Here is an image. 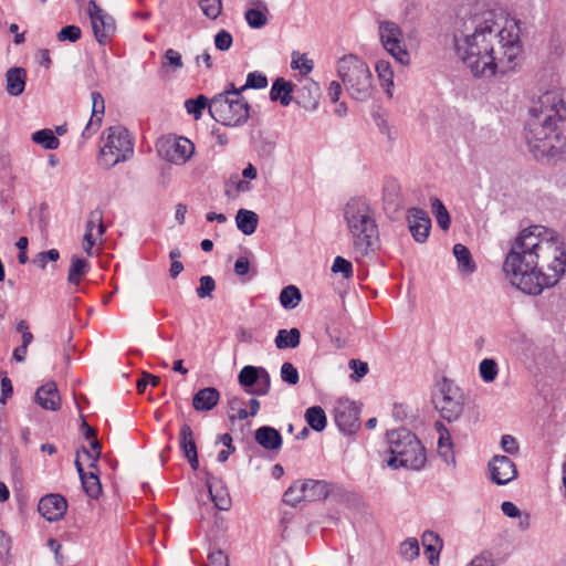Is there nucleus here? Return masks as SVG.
Wrapping results in <instances>:
<instances>
[{
  "mask_svg": "<svg viewBox=\"0 0 566 566\" xmlns=\"http://www.w3.org/2000/svg\"><path fill=\"white\" fill-rule=\"evenodd\" d=\"M420 547L416 538H408L400 544L399 554L408 562L416 559L419 556Z\"/></svg>",
  "mask_w": 566,
  "mask_h": 566,
  "instance_id": "nucleus-42",
  "label": "nucleus"
},
{
  "mask_svg": "<svg viewBox=\"0 0 566 566\" xmlns=\"http://www.w3.org/2000/svg\"><path fill=\"white\" fill-rule=\"evenodd\" d=\"M200 9L202 13L209 19H217L222 10L221 0H201Z\"/></svg>",
  "mask_w": 566,
  "mask_h": 566,
  "instance_id": "nucleus-46",
  "label": "nucleus"
},
{
  "mask_svg": "<svg viewBox=\"0 0 566 566\" xmlns=\"http://www.w3.org/2000/svg\"><path fill=\"white\" fill-rule=\"evenodd\" d=\"M349 367L354 370L356 375L355 379L359 380L368 373V365L365 361H360L358 359H350Z\"/></svg>",
  "mask_w": 566,
  "mask_h": 566,
  "instance_id": "nucleus-57",
  "label": "nucleus"
},
{
  "mask_svg": "<svg viewBox=\"0 0 566 566\" xmlns=\"http://www.w3.org/2000/svg\"><path fill=\"white\" fill-rule=\"evenodd\" d=\"M292 67L300 70L302 74H308L313 70V62L305 55L293 57Z\"/></svg>",
  "mask_w": 566,
  "mask_h": 566,
  "instance_id": "nucleus-55",
  "label": "nucleus"
},
{
  "mask_svg": "<svg viewBox=\"0 0 566 566\" xmlns=\"http://www.w3.org/2000/svg\"><path fill=\"white\" fill-rule=\"evenodd\" d=\"M454 46L471 74L483 80L515 70L523 52L518 23L493 11L465 20L454 34Z\"/></svg>",
  "mask_w": 566,
  "mask_h": 566,
  "instance_id": "nucleus-1",
  "label": "nucleus"
},
{
  "mask_svg": "<svg viewBox=\"0 0 566 566\" xmlns=\"http://www.w3.org/2000/svg\"><path fill=\"white\" fill-rule=\"evenodd\" d=\"M268 86V78L261 72H251L248 74L245 84L240 88L242 92L247 88H264Z\"/></svg>",
  "mask_w": 566,
  "mask_h": 566,
  "instance_id": "nucleus-48",
  "label": "nucleus"
},
{
  "mask_svg": "<svg viewBox=\"0 0 566 566\" xmlns=\"http://www.w3.org/2000/svg\"><path fill=\"white\" fill-rule=\"evenodd\" d=\"M32 140L42 145L45 149H56L60 140L54 136L51 129H41L32 135Z\"/></svg>",
  "mask_w": 566,
  "mask_h": 566,
  "instance_id": "nucleus-38",
  "label": "nucleus"
},
{
  "mask_svg": "<svg viewBox=\"0 0 566 566\" xmlns=\"http://www.w3.org/2000/svg\"><path fill=\"white\" fill-rule=\"evenodd\" d=\"M409 230L413 239L424 242L431 229V220L428 213L419 208H411L408 211Z\"/></svg>",
  "mask_w": 566,
  "mask_h": 566,
  "instance_id": "nucleus-16",
  "label": "nucleus"
},
{
  "mask_svg": "<svg viewBox=\"0 0 566 566\" xmlns=\"http://www.w3.org/2000/svg\"><path fill=\"white\" fill-rule=\"evenodd\" d=\"M27 72L22 67H12L6 74V90L11 96H19L25 87Z\"/></svg>",
  "mask_w": 566,
  "mask_h": 566,
  "instance_id": "nucleus-23",
  "label": "nucleus"
},
{
  "mask_svg": "<svg viewBox=\"0 0 566 566\" xmlns=\"http://www.w3.org/2000/svg\"><path fill=\"white\" fill-rule=\"evenodd\" d=\"M501 444H502V448L504 449V451H506L507 453H511V454L517 452V450H518V446H517L515 438L510 434H505L502 437Z\"/></svg>",
  "mask_w": 566,
  "mask_h": 566,
  "instance_id": "nucleus-61",
  "label": "nucleus"
},
{
  "mask_svg": "<svg viewBox=\"0 0 566 566\" xmlns=\"http://www.w3.org/2000/svg\"><path fill=\"white\" fill-rule=\"evenodd\" d=\"M255 441L266 450H277L282 446L280 432L269 426H263L255 431Z\"/></svg>",
  "mask_w": 566,
  "mask_h": 566,
  "instance_id": "nucleus-25",
  "label": "nucleus"
},
{
  "mask_svg": "<svg viewBox=\"0 0 566 566\" xmlns=\"http://www.w3.org/2000/svg\"><path fill=\"white\" fill-rule=\"evenodd\" d=\"M303 482V492L305 501L314 502L325 500L329 492V485L321 480H305Z\"/></svg>",
  "mask_w": 566,
  "mask_h": 566,
  "instance_id": "nucleus-24",
  "label": "nucleus"
},
{
  "mask_svg": "<svg viewBox=\"0 0 566 566\" xmlns=\"http://www.w3.org/2000/svg\"><path fill=\"white\" fill-rule=\"evenodd\" d=\"M293 92V84L291 82L285 81L284 78H277L271 88L270 97L272 101H280L283 106L290 105L292 97L291 93Z\"/></svg>",
  "mask_w": 566,
  "mask_h": 566,
  "instance_id": "nucleus-27",
  "label": "nucleus"
},
{
  "mask_svg": "<svg viewBox=\"0 0 566 566\" xmlns=\"http://www.w3.org/2000/svg\"><path fill=\"white\" fill-rule=\"evenodd\" d=\"M235 222H237L238 229L242 233H244L247 235H251L256 230L259 217L255 212H253L251 210L240 209L237 212Z\"/></svg>",
  "mask_w": 566,
  "mask_h": 566,
  "instance_id": "nucleus-26",
  "label": "nucleus"
},
{
  "mask_svg": "<svg viewBox=\"0 0 566 566\" xmlns=\"http://www.w3.org/2000/svg\"><path fill=\"white\" fill-rule=\"evenodd\" d=\"M343 217L355 251L367 255L378 242V227L370 205L365 198H350L344 206Z\"/></svg>",
  "mask_w": 566,
  "mask_h": 566,
  "instance_id": "nucleus-4",
  "label": "nucleus"
},
{
  "mask_svg": "<svg viewBox=\"0 0 566 566\" xmlns=\"http://www.w3.org/2000/svg\"><path fill=\"white\" fill-rule=\"evenodd\" d=\"M159 155L175 165L186 164L195 153V145L186 137H166L157 144Z\"/></svg>",
  "mask_w": 566,
  "mask_h": 566,
  "instance_id": "nucleus-11",
  "label": "nucleus"
},
{
  "mask_svg": "<svg viewBox=\"0 0 566 566\" xmlns=\"http://www.w3.org/2000/svg\"><path fill=\"white\" fill-rule=\"evenodd\" d=\"M335 422L345 433H354L359 428V409L355 402L340 399L335 407Z\"/></svg>",
  "mask_w": 566,
  "mask_h": 566,
  "instance_id": "nucleus-13",
  "label": "nucleus"
},
{
  "mask_svg": "<svg viewBox=\"0 0 566 566\" xmlns=\"http://www.w3.org/2000/svg\"><path fill=\"white\" fill-rule=\"evenodd\" d=\"M491 480L500 485L506 484L517 475L515 463L506 455H494L489 463Z\"/></svg>",
  "mask_w": 566,
  "mask_h": 566,
  "instance_id": "nucleus-14",
  "label": "nucleus"
},
{
  "mask_svg": "<svg viewBox=\"0 0 566 566\" xmlns=\"http://www.w3.org/2000/svg\"><path fill=\"white\" fill-rule=\"evenodd\" d=\"M250 262L245 256H240L237 259L234 264V272L239 275H245L249 272Z\"/></svg>",
  "mask_w": 566,
  "mask_h": 566,
  "instance_id": "nucleus-64",
  "label": "nucleus"
},
{
  "mask_svg": "<svg viewBox=\"0 0 566 566\" xmlns=\"http://www.w3.org/2000/svg\"><path fill=\"white\" fill-rule=\"evenodd\" d=\"M453 254L457 259L458 268L461 273L471 274L475 271V263L473 262L471 253L465 245L457 243L453 247Z\"/></svg>",
  "mask_w": 566,
  "mask_h": 566,
  "instance_id": "nucleus-29",
  "label": "nucleus"
},
{
  "mask_svg": "<svg viewBox=\"0 0 566 566\" xmlns=\"http://www.w3.org/2000/svg\"><path fill=\"white\" fill-rule=\"evenodd\" d=\"M133 155L134 139L125 127L116 125L104 130L98 156L99 166L109 169L128 160Z\"/></svg>",
  "mask_w": 566,
  "mask_h": 566,
  "instance_id": "nucleus-8",
  "label": "nucleus"
},
{
  "mask_svg": "<svg viewBox=\"0 0 566 566\" xmlns=\"http://www.w3.org/2000/svg\"><path fill=\"white\" fill-rule=\"evenodd\" d=\"M207 566H229L228 557L222 551H214L208 555Z\"/></svg>",
  "mask_w": 566,
  "mask_h": 566,
  "instance_id": "nucleus-56",
  "label": "nucleus"
},
{
  "mask_svg": "<svg viewBox=\"0 0 566 566\" xmlns=\"http://www.w3.org/2000/svg\"><path fill=\"white\" fill-rule=\"evenodd\" d=\"M88 441H90V450L86 448H83L82 454L90 462L88 467L92 469L93 468L95 469L97 465V461L101 457L102 446L98 442L97 438H93V440H88Z\"/></svg>",
  "mask_w": 566,
  "mask_h": 566,
  "instance_id": "nucleus-43",
  "label": "nucleus"
},
{
  "mask_svg": "<svg viewBox=\"0 0 566 566\" xmlns=\"http://www.w3.org/2000/svg\"><path fill=\"white\" fill-rule=\"evenodd\" d=\"M342 85L343 84L338 83L337 81L331 82L328 90H327V95H328L331 102H333V103L338 102L339 96L342 94Z\"/></svg>",
  "mask_w": 566,
  "mask_h": 566,
  "instance_id": "nucleus-63",
  "label": "nucleus"
},
{
  "mask_svg": "<svg viewBox=\"0 0 566 566\" xmlns=\"http://www.w3.org/2000/svg\"><path fill=\"white\" fill-rule=\"evenodd\" d=\"M281 378L289 385H296L300 380L297 369L291 363H284L281 367Z\"/></svg>",
  "mask_w": 566,
  "mask_h": 566,
  "instance_id": "nucleus-49",
  "label": "nucleus"
},
{
  "mask_svg": "<svg viewBox=\"0 0 566 566\" xmlns=\"http://www.w3.org/2000/svg\"><path fill=\"white\" fill-rule=\"evenodd\" d=\"M432 210L436 214L437 223L443 230H448L450 227V216L443 203L439 199H434L432 202Z\"/></svg>",
  "mask_w": 566,
  "mask_h": 566,
  "instance_id": "nucleus-45",
  "label": "nucleus"
},
{
  "mask_svg": "<svg viewBox=\"0 0 566 566\" xmlns=\"http://www.w3.org/2000/svg\"><path fill=\"white\" fill-rule=\"evenodd\" d=\"M179 444L188 459L190 467L197 470L199 467L197 446L193 438V432L189 424H184L179 433Z\"/></svg>",
  "mask_w": 566,
  "mask_h": 566,
  "instance_id": "nucleus-20",
  "label": "nucleus"
},
{
  "mask_svg": "<svg viewBox=\"0 0 566 566\" xmlns=\"http://www.w3.org/2000/svg\"><path fill=\"white\" fill-rule=\"evenodd\" d=\"M165 61L163 62V66H172L174 69L182 67L181 55L175 51L174 49H168L164 55Z\"/></svg>",
  "mask_w": 566,
  "mask_h": 566,
  "instance_id": "nucleus-54",
  "label": "nucleus"
},
{
  "mask_svg": "<svg viewBox=\"0 0 566 566\" xmlns=\"http://www.w3.org/2000/svg\"><path fill=\"white\" fill-rule=\"evenodd\" d=\"M249 417L248 410L244 407V401L241 398L233 397L229 400L228 418L230 422L235 420H244Z\"/></svg>",
  "mask_w": 566,
  "mask_h": 566,
  "instance_id": "nucleus-37",
  "label": "nucleus"
},
{
  "mask_svg": "<svg viewBox=\"0 0 566 566\" xmlns=\"http://www.w3.org/2000/svg\"><path fill=\"white\" fill-rule=\"evenodd\" d=\"M479 373L484 382H492L499 374V367L494 359L485 358L479 365Z\"/></svg>",
  "mask_w": 566,
  "mask_h": 566,
  "instance_id": "nucleus-41",
  "label": "nucleus"
},
{
  "mask_svg": "<svg viewBox=\"0 0 566 566\" xmlns=\"http://www.w3.org/2000/svg\"><path fill=\"white\" fill-rule=\"evenodd\" d=\"M81 29L76 25H66L57 33L59 41L75 42L81 38Z\"/></svg>",
  "mask_w": 566,
  "mask_h": 566,
  "instance_id": "nucleus-51",
  "label": "nucleus"
},
{
  "mask_svg": "<svg viewBox=\"0 0 566 566\" xmlns=\"http://www.w3.org/2000/svg\"><path fill=\"white\" fill-rule=\"evenodd\" d=\"M88 270L90 263L85 259L73 255L67 275L69 283L78 286Z\"/></svg>",
  "mask_w": 566,
  "mask_h": 566,
  "instance_id": "nucleus-28",
  "label": "nucleus"
},
{
  "mask_svg": "<svg viewBox=\"0 0 566 566\" xmlns=\"http://www.w3.org/2000/svg\"><path fill=\"white\" fill-rule=\"evenodd\" d=\"M88 14L92 29L98 43L106 44L115 33L116 24L113 17L107 14L94 1L88 3Z\"/></svg>",
  "mask_w": 566,
  "mask_h": 566,
  "instance_id": "nucleus-12",
  "label": "nucleus"
},
{
  "mask_svg": "<svg viewBox=\"0 0 566 566\" xmlns=\"http://www.w3.org/2000/svg\"><path fill=\"white\" fill-rule=\"evenodd\" d=\"M81 457L82 455L80 453H77V457L75 460V467L80 474V478L82 481V486H83L85 493L90 497L96 499L102 492L99 479L95 472H88V473L84 472L83 465L81 462Z\"/></svg>",
  "mask_w": 566,
  "mask_h": 566,
  "instance_id": "nucleus-22",
  "label": "nucleus"
},
{
  "mask_svg": "<svg viewBox=\"0 0 566 566\" xmlns=\"http://www.w3.org/2000/svg\"><path fill=\"white\" fill-rule=\"evenodd\" d=\"M307 424L315 431L321 432L326 428L327 418L319 406L310 407L304 415Z\"/></svg>",
  "mask_w": 566,
  "mask_h": 566,
  "instance_id": "nucleus-33",
  "label": "nucleus"
},
{
  "mask_svg": "<svg viewBox=\"0 0 566 566\" xmlns=\"http://www.w3.org/2000/svg\"><path fill=\"white\" fill-rule=\"evenodd\" d=\"M13 387L11 380L8 377L2 378L0 402L4 405L7 402V399L11 397Z\"/></svg>",
  "mask_w": 566,
  "mask_h": 566,
  "instance_id": "nucleus-62",
  "label": "nucleus"
},
{
  "mask_svg": "<svg viewBox=\"0 0 566 566\" xmlns=\"http://www.w3.org/2000/svg\"><path fill=\"white\" fill-rule=\"evenodd\" d=\"M302 300L300 290L294 285L285 286L280 293V303L284 308H295Z\"/></svg>",
  "mask_w": 566,
  "mask_h": 566,
  "instance_id": "nucleus-35",
  "label": "nucleus"
},
{
  "mask_svg": "<svg viewBox=\"0 0 566 566\" xmlns=\"http://www.w3.org/2000/svg\"><path fill=\"white\" fill-rule=\"evenodd\" d=\"M423 547H430L436 545H443L442 539L432 531H426L421 537Z\"/></svg>",
  "mask_w": 566,
  "mask_h": 566,
  "instance_id": "nucleus-59",
  "label": "nucleus"
},
{
  "mask_svg": "<svg viewBox=\"0 0 566 566\" xmlns=\"http://www.w3.org/2000/svg\"><path fill=\"white\" fill-rule=\"evenodd\" d=\"M258 8L249 9L245 12V20L253 29H261L268 23V8L263 1L256 2Z\"/></svg>",
  "mask_w": 566,
  "mask_h": 566,
  "instance_id": "nucleus-32",
  "label": "nucleus"
},
{
  "mask_svg": "<svg viewBox=\"0 0 566 566\" xmlns=\"http://www.w3.org/2000/svg\"><path fill=\"white\" fill-rule=\"evenodd\" d=\"M232 35L226 30H220L214 36V45L220 51L229 50L232 45Z\"/></svg>",
  "mask_w": 566,
  "mask_h": 566,
  "instance_id": "nucleus-53",
  "label": "nucleus"
},
{
  "mask_svg": "<svg viewBox=\"0 0 566 566\" xmlns=\"http://www.w3.org/2000/svg\"><path fill=\"white\" fill-rule=\"evenodd\" d=\"M274 342L279 349L295 348L300 345L301 333L295 327L291 329H280Z\"/></svg>",
  "mask_w": 566,
  "mask_h": 566,
  "instance_id": "nucleus-31",
  "label": "nucleus"
},
{
  "mask_svg": "<svg viewBox=\"0 0 566 566\" xmlns=\"http://www.w3.org/2000/svg\"><path fill=\"white\" fill-rule=\"evenodd\" d=\"M376 72L380 82V85L386 90L389 97L392 96L391 88L394 87V71L390 62L386 60H379L376 63Z\"/></svg>",
  "mask_w": 566,
  "mask_h": 566,
  "instance_id": "nucleus-30",
  "label": "nucleus"
},
{
  "mask_svg": "<svg viewBox=\"0 0 566 566\" xmlns=\"http://www.w3.org/2000/svg\"><path fill=\"white\" fill-rule=\"evenodd\" d=\"M105 232V227L98 229H86L84 234L83 249L87 254H91V250L96 244L97 240L102 238Z\"/></svg>",
  "mask_w": 566,
  "mask_h": 566,
  "instance_id": "nucleus-47",
  "label": "nucleus"
},
{
  "mask_svg": "<svg viewBox=\"0 0 566 566\" xmlns=\"http://www.w3.org/2000/svg\"><path fill=\"white\" fill-rule=\"evenodd\" d=\"M209 107L208 99L203 95H199L197 98L187 99L185 107L189 114H192L196 119L201 117L202 111Z\"/></svg>",
  "mask_w": 566,
  "mask_h": 566,
  "instance_id": "nucleus-44",
  "label": "nucleus"
},
{
  "mask_svg": "<svg viewBox=\"0 0 566 566\" xmlns=\"http://www.w3.org/2000/svg\"><path fill=\"white\" fill-rule=\"evenodd\" d=\"M545 232L542 226L521 231L504 261V272L523 293L537 295L565 273L566 251L557 240L544 238Z\"/></svg>",
  "mask_w": 566,
  "mask_h": 566,
  "instance_id": "nucleus-2",
  "label": "nucleus"
},
{
  "mask_svg": "<svg viewBox=\"0 0 566 566\" xmlns=\"http://www.w3.org/2000/svg\"><path fill=\"white\" fill-rule=\"evenodd\" d=\"M34 398L43 409L55 411L61 407V397L54 381H49L38 388Z\"/></svg>",
  "mask_w": 566,
  "mask_h": 566,
  "instance_id": "nucleus-18",
  "label": "nucleus"
},
{
  "mask_svg": "<svg viewBox=\"0 0 566 566\" xmlns=\"http://www.w3.org/2000/svg\"><path fill=\"white\" fill-rule=\"evenodd\" d=\"M436 409L447 421H455L464 409V398L460 389L451 382L443 381L432 397Z\"/></svg>",
  "mask_w": 566,
  "mask_h": 566,
  "instance_id": "nucleus-9",
  "label": "nucleus"
},
{
  "mask_svg": "<svg viewBox=\"0 0 566 566\" xmlns=\"http://www.w3.org/2000/svg\"><path fill=\"white\" fill-rule=\"evenodd\" d=\"M436 428L439 432L438 452L446 461H449V459H453L450 432L441 422H437Z\"/></svg>",
  "mask_w": 566,
  "mask_h": 566,
  "instance_id": "nucleus-34",
  "label": "nucleus"
},
{
  "mask_svg": "<svg viewBox=\"0 0 566 566\" xmlns=\"http://www.w3.org/2000/svg\"><path fill=\"white\" fill-rule=\"evenodd\" d=\"M207 486L216 507L222 511L229 510L231 505V499L227 489L221 485V482L218 481L213 475H208Z\"/></svg>",
  "mask_w": 566,
  "mask_h": 566,
  "instance_id": "nucleus-21",
  "label": "nucleus"
},
{
  "mask_svg": "<svg viewBox=\"0 0 566 566\" xmlns=\"http://www.w3.org/2000/svg\"><path fill=\"white\" fill-rule=\"evenodd\" d=\"M566 120V97L558 86L547 88L531 102L525 137L536 158L555 157L566 149L560 124Z\"/></svg>",
  "mask_w": 566,
  "mask_h": 566,
  "instance_id": "nucleus-3",
  "label": "nucleus"
},
{
  "mask_svg": "<svg viewBox=\"0 0 566 566\" xmlns=\"http://www.w3.org/2000/svg\"><path fill=\"white\" fill-rule=\"evenodd\" d=\"M283 501L292 506H295L302 501H305L304 492H303V482L296 481L294 482L284 493Z\"/></svg>",
  "mask_w": 566,
  "mask_h": 566,
  "instance_id": "nucleus-39",
  "label": "nucleus"
},
{
  "mask_svg": "<svg viewBox=\"0 0 566 566\" xmlns=\"http://www.w3.org/2000/svg\"><path fill=\"white\" fill-rule=\"evenodd\" d=\"M378 33L384 49L401 65H409L410 54L400 27L392 21H379Z\"/></svg>",
  "mask_w": 566,
  "mask_h": 566,
  "instance_id": "nucleus-10",
  "label": "nucleus"
},
{
  "mask_svg": "<svg viewBox=\"0 0 566 566\" xmlns=\"http://www.w3.org/2000/svg\"><path fill=\"white\" fill-rule=\"evenodd\" d=\"M337 75L347 94L359 102L367 101L374 92L373 74L368 64L355 54L337 61Z\"/></svg>",
  "mask_w": 566,
  "mask_h": 566,
  "instance_id": "nucleus-5",
  "label": "nucleus"
},
{
  "mask_svg": "<svg viewBox=\"0 0 566 566\" xmlns=\"http://www.w3.org/2000/svg\"><path fill=\"white\" fill-rule=\"evenodd\" d=\"M332 271L334 273H342L345 279H349L353 276L352 263L342 256L335 258L333 266H332Z\"/></svg>",
  "mask_w": 566,
  "mask_h": 566,
  "instance_id": "nucleus-50",
  "label": "nucleus"
},
{
  "mask_svg": "<svg viewBox=\"0 0 566 566\" xmlns=\"http://www.w3.org/2000/svg\"><path fill=\"white\" fill-rule=\"evenodd\" d=\"M271 387V377L270 374L262 367L259 370L258 381L253 389H247L248 394L256 395V396H265L269 394Z\"/></svg>",
  "mask_w": 566,
  "mask_h": 566,
  "instance_id": "nucleus-40",
  "label": "nucleus"
},
{
  "mask_svg": "<svg viewBox=\"0 0 566 566\" xmlns=\"http://www.w3.org/2000/svg\"><path fill=\"white\" fill-rule=\"evenodd\" d=\"M220 397V391L214 387L201 388L192 397V407L198 412H208L219 403Z\"/></svg>",
  "mask_w": 566,
  "mask_h": 566,
  "instance_id": "nucleus-19",
  "label": "nucleus"
},
{
  "mask_svg": "<svg viewBox=\"0 0 566 566\" xmlns=\"http://www.w3.org/2000/svg\"><path fill=\"white\" fill-rule=\"evenodd\" d=\"M259 370L260 367L249 365L244 366L239 373V384L244 388L245 391L247 389H253V387H255L259 377Z\"/></svg>",
  "mask_w": 566,
  "mask_h": 566,
  "instance_id": "nucleus-36",
  "label": "nucleus"
},
{
  "mask_svg": "<svg viewBox=\"0 0 566 566\" xmlns=\"http://www.w3.org/2000/svg\"><path fill=\"white\" fill-rule=\"evenodd\" d=\"M209 113L218 123L235 127L243 125L249 119L250 106L242 96V90L230 83L222 93L211 98Z\"/></svg>",
  "mask_w": 566,
  "mask_h": 566,
  "instance_id": "nucleus-7",
  "label": "nucleus"
},
{
  "mask_svg": "<svg viewBox=\"0 0 566 566\" xmlns=\"http://www.w3.org/2000/svg\"><path fill=\"white\" fill-rule=\"evenodd\" d=\"M67 509L66 500L60 494H49L39 502V513L48 521H57L65 514Z\"/></svg>",
  "mask_w": 566,
  "mask_h": 566,
  "instance_id": "nucleus-15",
  "label": "nucleus"
},
{
  "mask_svg": "<svg viewBox=\"0 0 566 566\" xmlns=\"http://www.w3.org/2000/svg\"><path fill=\"white\" fill-rule=\"evenodd\" d=\"M92 116L85 128L82 132V136L85 139L91 138L101 127L103 115L105 112V101L99 92H92Z\"/></svg>",
  "mask_w": 566,
  "mask_h": 566,
  "instance_id": "nucleus-17",
  "label": "nucleus"
},
{
  "mask_svg": "<svg viewBox=\"0 0 566 566\" xmlns=\"http://www.w3.org/2000/svg\"><path fill=\"white\" fill-rule=\"evenodd\" d=\"M387 460L389 467L419 470L426 463V451L418 438L407 429L392 430L388 433Z\"/></svg>",
  "mask_w": 566,
  "mask_h": 566,
  "instance_id": "nucleus-6",
  "label": "nucleus"
},
{
  "mask_svg": "<svg viewBox=\"0 0 566 566\" xmlns=\"http://www.w3.org/2000/svg\"><path fill=\"white\" fill-rule=\"evenodd\" d=\"M441 549H442V545L424 547V555L431 565H437L439 563V556H440Z\"/></svg>",
  "mask_w": 566,
  "mask_h": 566,
  "instance_id": "nucleus-60",
  "label": "nucleus"
},
{
  "mask_svg": "<svg viewBox=\"0 0 566 566\" xmlns=\"http://www.w3.org/2000/svg\"><path fill=\"white\" fill-rule=\"evenodd\" d=\"M99 227H105L103 223V212L98 209L92 211L88 216V220L86 223V229H98Z\"/></svg>",
  "mask_w": 566,
  "mask_h": 566,
  "instance_id": "nucleus-58",
  "label": "nucleus"
},
{
  "mask_svg": "<svg viewBox=\"0 0 566 566\" xmlns=\"http://www.w3.org/2000/svg\"><path fill=\"white\" fill-rule=\"evenodd\" d=\"M214 289V280L209 275H205L200 277V286L197 289V294L200 298H203L210 296Z\"/></svg>",
  "mask_w": 566,
  "mask_h": 566,
  "instance_id": "nucleus-52",
  "label": "nucleus"
}]
</instances>
